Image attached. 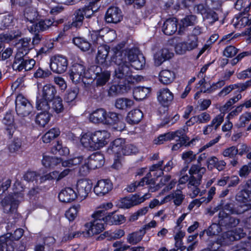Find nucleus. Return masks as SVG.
Returning <instances> with one entry per match:
<instances>
[{
	"instance_id": "1",
	"label": "nucleus",
	"mask_w": 251,
	"mask_h": 251,
	"mask_svg": "<svg viewBox=\"0 0 251 251\" xmlns=\"http://www.w3.org/2000/svg\"><path fill=\"white\" fill-rule=\"evenodd\" d=\"M106 214L105 210H98L93 215L94 220L89 223L85 224L87 228L86 231H76L73 234H70L68 238H63V240L66 241L67 239H72L73 238L80 236H91L94 234H99L104 229V224L106 223L104 220V215Z\"/></svg>"
},
{
	"instance_id": "2",
	"label": "nucleus",
	"mask_w": 251,
	"mask_h": 251,
	"mask_svg": "<svg viewBox=\"0 0 251 251\" xmlns=\"http://www.w3.org/2000/svg\"><path fill=\"white\" fill-rule=\"evenodd\" d=\"M110 134L106 130H98L93 132H87L82 134L81 145L89 150H97L106 145Z\"/></svg>"
},
{
	"instance_id": "3",
	"label": "nucleus",
	"mask_w": 251,
	"mask_h": 251,
	"mask_svg": "<svg viewBox=\"0 0 251 251\" xmlns=\"http://www.w3.org/2000/svg\"><path fill=\"white\" fill-rule=\"evenodd\" d=\"M23 198L24 194L18 191L15 192L13 195L5 197L1 202L3 212L6 213L14 212Z\"/></svg>"
},
{
	"instance_id": "4",
	"label": "nucleus",
	"mask_w": 251,
	"mask_h": 251,
	"mask_svg": "<svg viewBox=\"0 0 251 251\" xmlns=\"http://www.w3.org/2000/svg\"><path fill=\"white\" fill-rule=\"evenodd\" d=\"M89 71L90 73L93 74L94 79L97 87L105 85L110 78V72L98 65L91 66Z\"/></svg>"
},
{
	"instance_id": "5",
	"label": "nucleus",
	"mask_w": 251,
	"mask_h": 251,
	"mask_svg": "<svg viewBox=\"0 0 251 251\" xmlns=\"http://www.w3.org/2000/svg\"><path fill=\"white\" fill-rule=\"evenodd\" d=\"M157 226V223L154 220H152L150 223L143 226L139 230L128 234L127 236V242L131 245H136L140 242L143 236L151 228H154Z\"/></svg>"
},
{
	"instance_id": "6",
	"label": "nucleus",
	"mask_w": 251,
	"mask_h": 251,
	"mask_svg": "<svg viewBox=\"0 0 251 251\" xmlns=\"http://www.w3.org/2000/svg\"><path fill=\"white\" fill-rule=\"evenodd\" d=\"M245 235V233L241 228H236L234 230H229L219 236L217 240L216 244L220 245H228L231 242L244 237Z\"/></svg>"
},
{
	"instance_id": "7",
	"label": "nucleus",
	"mask_w": 251,
	"mask_h": 251,
	"mask_svg": "<svg viewBox=\"0 0 251 251\" xmlns=\"http://www.w3.org/2000/svg\"><path fill=\"white\" fill-rule=\"evenodd\" d=\"M15 105L17 114L23 117L29 115L33 110L31 103L22 94L17 96Z\"/></svg>"
},
{
	"instance_id": "8",
	"label": "nucleus",
	"mask_w": 251,
	"mask_h": 251,
	"mask_svg": "<svg viewBox=\"0 0 251 251\" xmlns=\"http://www.w3.org/2000/svg\"><path fill=\"white\" fill-rule=\"evenodd\" d=\"M150 194H145L142 197L139 195H131L121 199L118 203L119 207L128 209L143 202L150 198Z\"/></svg>"
},
{
	"instance_id": "9",
	"label": "nucleus",
	"mask_w": 251,
	"mask_h": 251,
	"mask_svg": "<svg viewBox=\"0 0 251 251\" xmlns=\"http://www.w3.org/2000/svg\"><path fill=\"white\" fill-rule=\"evenodd\" d=\"M206 172V168L198 165H192L189 173L190 175L187 187L199 186L201 183L203 175Z\"/></svg>"
},
{
	"instance_id": "10",
	"label": "nucleus",
	"mask_w": 251,
	"mask_h": 251,
	"mask_svg": "<svg viewBox=\"0 0 251 251\" xmlns=\"http://www.w3.org/2000/svg\"><path fill=\"white\" fill-rule=\"evenodd\" d=\"M198 46V38L193 35L189 36L186 41L179 42L176 44L175 50L176 53L182 54L187 51H191Z\"/></svg>"
},
{
	"instance_id": "11",
	"label": "nucleus",
	"mask_w": 251,
	"mask_h": 251,
	"mask_svg": "<svg viewBox=\"0 0 251 251\" xmlns=\"http://www.w3.org/2000/svg\"><path fill=\"white\" fill-rule=\"evenodd\" d=\"M68 65V62L67 58L62 55H55L51 59L50 67L54 73H63L66 71Z\"/></svg>"
},
{
	"instance_id": "12",
	"label": "nucleus",
	"mask_w": 251,
	"mask_h": 251,
	"mask_svg": "<svg viewBox=\"0 0 251 251\" xmlns=\"http://www.w3.org/2000/svg\"><path fill=\"white\" fill-rule=\"evenodd\" d=\"M35 64V61L33 59H30L26 55L23 57H15L12 64L13 69L21 71L25 69V71L31 70Z\"/></svg>"
},
{
	"instance_id": "13",
	"label": "nucleus",
	"mask_w": 251,
	"mask_h": 251,
	"mask_svg": "<svg viewBox=\"0 0 251 251\" xmlns=\"http://www.w3.org/2000/svg\"><path fill=\"white\" fill-rule=\"evenodd\" d=\"M85 75V67L80 63L73 64L69 73L70 78L75 83L83 81Z\"/></svg>"
},
{
	"instance_id": "14",
	"label": "nucleus",
	"mask_w": 251,
	"mask_h": 251,
	"mask_svg": "<svg viewBox=\"0 0 251 251\" xmlns=\"http://www.w3.org/2000/svg\"><path fill=\"white\" fill-rule=\"evenodd\" d=\"M239 219L231 216L224 210H220L218 214L219 224L226 228H232L237 226L239 223Z\"/></svg>"
},
{
	"instance_id": "15",
	"label": "nucleus",
	"mask_w": 251,
	"mask_h": 251,
	"mask_svg": "<svg viewBox=\"0 0 251 251\" xmlns=\"http://www.w3.org/2000/svg\"><path fill=\"white\" fill-rule=\"evenodd\" d=\"M224 205V203L222 201L220 204L218 205L217 208L218 210H226L231 214H241L251 209L250 205L247 204H241L236 207H234L231 203H226Z\"/></svg>"
},
{
	"instance_id": "16",
	"label": "nucleus",
	"mask_w": 251,
	"mask_h": 251,
	"mask_svg": "<svg viewBox=\"0 0 251 251\" xmlns=\"http://www.w3.org/2000/svg\"><path fill=\"white\" fill-rule=\"evenodd\" d=\"M122 48L123 47L121 45H118L113 48L114 55L111 60L117 67L129 63L127 61L126 50H123Z\"/></svg>"
},
{
	"instance_id": "17",
	"label": "nucleus",
	"mask_w": 251,
	"mask_h": 251,
	"mask_svg": "<svg viewBox=\"0 0 251 251\" xmlns=\"http://www.w3.org/2000/svg\"><path fill=\"white\" fill-rule=\"evenodd\" d=\"M112 188L113 184L110 180L100 179L94 186V192L98 196H103L108 193Z\"/></svg>"
},
{
	"instance_id": "18",
	"label": "nucleus",
	"mask_w": 251,
	"mask_h": 251,
	"mask_svg": "<svg viewBox=\"0 0 251 251\" xmlns=\"http://www.w3.org/2000/svg\"><path fill=\"white\" fill-rule=\"evenodd\" d=\"M74 15L72 25L75 27L77 28L82 25L84 16L86 18H90L92 16V12L84 6L76 10L75 12Z\"/></svg>"
},
{
	"instance_id": "19",
	"label": "nucleus",
	"mask_w": 251,
	"mask_h": 251,
	"mask_svg": "<svg viewBox=\"0 0 251 251\" xmlns=\"http://www.w3.org/2000/svg\"><path fill=\"white\" fill-rule=\"evenodd\" d=\"M92 187V183L86 179H80L76 184L77 198L84 200L90 192Z\"/></svg>"
},
{
	"instance_id": "20",
	"label": "nucleus",
	"mask_w": 251,
	"mask_h": 251,
	"mask_svg": "<svg viewBox=\"0 0 251 251\" xmlns=\"http://www.w3.org/2000/svg\"><path fill=\"white\" fill-rule=\"evenodd\" d=\"M157 98L161 105L167 106L174 100V94L168 88H163L157 92Z\"/></svg>"
},
{
	"instance_id": "21",
	"label": "nucleus",
	"mask_w": 251,
	"mask_h": 251,
	"mask_svg": "<svg viewBox=\"0 0 251 251\" xmlns=\"http://www.w3.org/2000/svg\"><path fill=\"white\" fill-rule=\"evenodd\" d=\"M125 139L118 138L115 139L110 145L107 149V152L109 154L113 155L115 157H122L123 156V146Z\"/></svg>"
},
{
	"instance_id": "22",
	"label": "nucleus",
	"mask_w": 251,
	"mask_h": 251,
	"mask_svg": "<svg viewBox=\"0 0 251 251\" xmlns=\"http://www.w3.org/2000/svg\"><path fill=\"white\" fill-rule=\"evenodd\" d=\"M30 39L28 38L20 40L17 44V52L15 57H23L26 55L29 51L32 48L30 45Z\"/></svg>"
},
{
	"instance_id": "23",
	"label": "nucleus",
	"mask_w": 251,
	"mask_h": 251,
	"mask_svg": "<svg viewBox=\"0 0 251 251\" xmlns=\"http://www.w3.org/2000/svg\"><path fill=\"white\" fill-rule=\"evenodd\" d=\"M104 122L103 125H114L118 124L120 127H116L117 130L121 131L125 128V124L123 122L120 121L119 115L113 112H107L106 111V115L105 116Z\"/></svg>"
},
{
	"instance_id": "24",
	"label": "nucleus",
	"mask_w": 251,
	"mask_h": 251,
	"mask_svg": "<svg viewBox=\"0 0 251 251\" xmlns=\"http://www.w3.org/2000/svg\"><path fill=\"white\" fill-rule=\"evenodd\" d=\"M122 19V12L117 7H111L107 10L105 20L107 23H117Z\"/></svg>"
},
{
	"instance_id": "25",
	"label": "nucleus",
	"mask_w": 251,
	"mask_h": 251,
	"mask_svg": "<svg viewBox=\"0 0 251 251\" xmlns=\"http://www.w3.org/2000/svg\"><path fill=\"white\" fill-rule=\"evenodd\" d=\"M90 168L95 169L102 166L104 163L103 155L100 152H96L90 155L87 159Z\"/></svg>"
},
{
	"instance_id": "26",
	"label": "nucleus",
	"mask_w": 251,
	"mask_h": 251,
	"mask_svg": "<svg viewBox=\"0 0 251 251\" xmlns=\"http://www.w3.org/2000/svg\"><path fill=\"white\" fill-rule=\"evenodd\" d=\"M173 55V53L166 48L158 50L154 55L155 65L156 66H160L165 61L171 58Z\"/></svg>"
},
{
	"instance_id": "27",
	"label": "nucleus",
	"mask_w": 251,
	"mask_h": 251,
	"mask_svg": "<svg viewBox=\"0 0 251 251\" xmlns=\"http://www.w3.org/2000/svg\"><path fill=\"white\" fill-rule=\"evenodd\" d=\"M77 198L76 193L71 187L62 189L59 193L58 198L63 202H71Z\"/></svg>"
},
{
	"instance_id": "28",
	"label": "nucleus",
	"mask_w": 251,
	"mask_h": 251,
	"mask_svg": "<svg viewBox=\"0 0 251 251\" xmlns=\"http://www.w3.org/2000/svg\"><path fill=\"white\" fill-rule=\"evenodd\" d=\"M110 48L106 45H101L98 48V53L96 56V62L103 66H108L109 64L106 61Z\"/></svg>"
},
{
	"instance_id": "29",
	"label": "nucleus",
	"mask_w": 251,
	"mask_h": 251,
	"mask_svg": "<svg viewBox=\"0 0 251 251\" xmlns=\"http://www.w3.org/2000/svg\"><path fill=\"white\" fill-rule=\"evenodd\" d=\"M206 165L210 170L215 168L219 171H222L226 168V163L224 160H219L216 156H212L207 159Z\"/></svg>"
},
{
	"instance_id": "30",
	"label": "nucleus",
	"mask_w": 251,
	"mask_h": 251,
	"mask_svg": "<svg viewBox=\"0 0 251 251\" xmlns=\"http://www.w3.org/2000/svg\"><path fill=\"white\" fill-rule=\"evenodd\" d=\"M132 75L129 63L117 67L115 70V76L119 79H126Z\"/></svg>"
},
{
	"instance_id": "31",
	"label": "nucleus",
	"mask_w": 251,
	"mask_h": 251,
	"mask_svg": "<svg viewBox=\"0 0 251 251\" xmlns=\"http://www.w3.org/2000/svg\"><path fill=\"white\" fill-rule=\"evenodd\" d=\"M105 115L106 110L104 109L98 108L89 115V120L94 124H104Z\"/></svg>"
},
{
	"instance_id": "32",
	"label": "nucleus",
	"mask_w": 251,
	"mask_h": 251,
	"mask_svg": "<svg viewBox=\"0 0 251 251\" xmlns=\"http://www.w3.org/2000/svg\"><path fill=\"white\" fill-rule=\"evenodd\" d=\"M177 20L176 18H170L166 20L162 26L163 32L167 35L175 33L177 29Z\"/></svg>"
},
{
	"instance_id": "33",
	"label": "nucleus",
	"mask_w": 251,
	"mask_h": 251,
	"mask_svg": "<svg viewBox=\"0 0 251 251\" xmlns=\"http://www.w3.org/2000/svg\"><path fill=\"white\" fill-rule=\"evenodd\" d=\"M238 201H251V180L247 181L243 190L239 192L236 196Z\"/></svg>"
},
{
	"instance_id": "34",
	"label": "nucleus",
	"mask_w": 251,
	"mask_h": 251,
	"mask_svg": "<svg viewBox=\"0 0 251 251\" xmlns=\"http://www.w3.org/2000/svg\"><path fill=\"white\" fill-rule=\"evenodd\" d=\"M56 94L57 90L55 87L53 85L47 84L43 87L40 96L47 100L52 101L56 98Z\"/></svg>"
},
{
	"instance_id": "35",
	"label": "nucleus",
	"mask_w": 251,
	"mask_h": 251,
	"mask_svg": "<svg viewBox=\"0 0 251 251\" xmlns=\"http://www.w3.org/2000/svg\"><path fill=\"white\" fill-rule=\"evenodd\" d=\"M175 73L170 70L165 69L162 70L159 74V81L165 85L171 83L175 80Z\"/></svg>"
},
{
	"instance_id": "36",
	"label": "nucleus",
	"mask_w": 251,
	"mask_h": 251,
	"mask_svg": "<svg viewBox=\"0 0 251 251\" xmlns=\"http://www.w3.org/2000/svg\"><path fill=\"white\" fill-rule=\"evenodd\" d=\"M10 236V234H7L0 237V251H14L15 243Z\"/></svg>"
},
{
	"instance_id": "37",
	"label": "nucleus",
	"mask_w": 251,
	"mask_h": 251,
	"mask_svg": "<svg viewBox=\"0 0 251 251\" xmlns=\"http://www.w3.org/2000/svg\"><path fill=\"white\" fill-rule=\"evenodd\" d=\"M150 176H151V174L148 173L146 176L143 178L139 182L135 181L128 185L126 188L127 191L128 192H134L138 187L143 186L145 183L148 185L154 184V180L149 179Z\"/></svg>"
},
{
	"instance_id": "38",
	"label": "nucleus",
	"mask_w": 251,
	"mask_h": 251,
	"mask_svg": "<svg viewBox=\"0 0 251 251\" xmlns=\"http://www.w3.org/2000/svg\"><path fill=\"white\" fill-rule=\"evenodd\" d=\"M104 220L107 224L109 225H121L125 221V217L123 215L116 214L110 213L108 215H104Z\"/></svg>"
},
{
	"instance_id": "39",
	"label": "nucleus",
	"mask_w": 251,
	"mask_h": 251,
	"mask_svg": "<svg viewBox=\"0 0 251 251\" xmlns=\"http://www.w3.org/2000/svg\"><path fill=\"white\" fill-rule=\"evenodd\" d=\"M143 114L142 111L138 109L130 111L126 117L127 122L130 124H137L142 119Z\"/></svg>"
},
{
	"instance_id": "40",
	"label": "nucleus",
	"mask_w": 251,
	"mask_h": 251,
	"mask_svg": "<svg viewBox=\"0 0 251 251\" xmlns=\"http://www.w3.org/2000/svg\"><path fill=\"white\" fill-rule=\"evenodd\" d=\"M184 198L185 196L183 194L182 191L177 189L167 196L165 199L169 201L172 199L174 204L176 206H179L182 203Z\"/></svg>"
},
{
	"instance_id": "41",
	"label": "nucleus",
	"mask_w": 251,
	"mask_h": 251,
	"mask_svg": "<svg viewBox=\"0 0 251 251\" xmlns=\"http://www.w3.org/2000/svg\"><path fill=\"white\" fill-rule=\"evenodd\" d=\"M63 23V20L60 19L56 21H52L50 19H46L40 21L36 25L38 29L44 31L48 29L50 26H57L59 24Z\"/></svg>"
},
{
	"instance_id": "42",
	"label": "nucleus",
	"mask_w": 251,
	"mask_h": 251,
	"mask_svg": "<svg viewBox=\"0 0 251 251\" xmlns=\"http://www.w3.org/2000/svg\"><path fill=\"white\" fill-rule=\"evenodd\" d=\"M150 93V89L147 87H138L135 88L133 92L135 99L141 100L146 98Z\"/></svg>"
},
{
	"instance_id": "43",
	"label": "nucleus",
	"mask_w": 251,
	"mask_h": 251,
	"mask_svg": "<svg viewBox=\"0 0 251 251\" xmlns=\"http://www.w3.org/2000/svg\"><path fill=\"white\" fill-rule=\"evenodd\" d=\"M73 42L76 46L84 51L88 50L91 47L90 43L87 40L80 37H74L73 39Z\"/></svg>"
},
{
	"instance_id": "44",
	"label": "nucleus",
	"mask_w": 251,
	"mask_h": 251,
	"mask_svg": "<svg viewBox=\"0 0 251 251\" xmlns=\"http://www.w3.org/2000/svg\"><path fill=\"white\" fill-rule=\"evenodd\" d=\"M134 102L132 100L127 98L118 99L115 103V107L119 109L125 110L130 108L133 104Z\"/></svg>"
},
{
	"instance_id": "45",
	"label": "nucleus",
	"mask_w": 251,
	"mask_h": 251,
	"mask_svg": "<svg viewBox=\"0 0 251 251\" xmlns=\"http://www.w3.org/2000/svg\"><path fill=\"white\" fill-rule=\"evenodd\" d=\"M104 32L102 29L92 31L90 32V36L93 43L100 44V46L104 45Z\"/></svg>"
},
{
	"instance_id": "46",
	"label": "nucleus",
	"mask_w": 251,
	"mask_h": 251,
	"mask_svg": "<svg viewBox=\"0 0 251 251\" xmlns=\"http://www.w3.org/2000/svg\"><path fill=\"white\" fill-rule=\"evenodd\" d=\"M24 15L27 21L30 23H33L37 20L39 14L35 8L28 7L25 9Z\"/></svg>"
},
{
	"instance_id": "47",
	"label": "nucleus",
	"mask_w": 251,
	"mask_h": 251,
	"mask_svg": "<svg viewBox=\"0 0 251 251\" xmlns=\"http://www.w3.org/2000/svg\"><path fill=\"white\" fill-rule=\"evenodd\" d=\"M50 101H51L47 100L40 96L37 98L36 107L38 110H42L43 112H48L50 108L49 102Z\"/></svg>"
},
{
	"instance_id": "48",
	"label": "nucleus",
	"mask_w": 251,
	"mask_h": 251,
	"mask_svg": "<svg viewBox=\"0 0 251 251\" xmlns=\"http://www.w3.org/2000/svg\"><path fill=\"white\" fill-rule=\"evenodd\" d=\"M61 162V159L55 157L44 155L42 162L46 168L51 167L57 165Z\"/></svg>"
},
{
	"instance_id": "49",
	"label": "nucleus",
	"mask_w": 251,
	"mask_h": 251,
	"mask_svg": "<svg viewBox=\"0 0 251 251\" xmlns=\"http://www.w3.org/2000/svg\"><path fill=\"white\" fill-rule=\"evenodd\" d=\"M50 115L49 112H42L39 113L36 117L35 122L42 127L45 126L49 122Z\"/></svg>"
},
{
	"instance_id": "50",
	"label": "nucleus",
	"mask_w": 251,
	"mask_h": 251,
	"mask_svg": "<svg viewBox=\"0 0 251 251\" xmlns=\"http://www.w3.org/2000/svg\"><path fill=\"white\" fill-rule=\"evenodd\" d=\"M51 151L53 154L61 155H66L69 153V150L67 147H63L62 145L57 142L51 149Z\"/></svg>"
},
{
	"instance_id": "51",
	"label": "nucleus",
	"mask_w": 251,
	"mask_h": 251,
	"mask_svg": "<svg viewBox=\"0 0 251 251\" xmlns=\"http://www.w3.org/2000/svg\"><path fill=\"white\" fill-rule=\"evenodd\" d=\"M80 208L79 204L75 205L71 207L65 213L66 218L70 221H73L76 217L77 213Z\"/></svg>"
},
{
	"instance_id": "52",
	"label": "nucleus",
	"mask_w": 251,
	"mask_h": 251,
	"mask_svg": "<svg viewBox=\"0 0 251 251\" xmlns=\"http://www.w3.org/2000/svg\"><path fill=\"white\" fill-rule=\"evenodd\" d=\"M14 18L12 16L6 15L3 17L0 22V29L4 30L13 25Z\"/></svg>"
},
{
	"instance_id": "53",
	"label": "nucleus",
	"mask_w": 251,
	"mask_h": 251,
	"mask_svg": "<svg viewBox=\"0 0 251 251\" xmlns=\"http://www.w3.org/2000/svg\"><path fill=\"white\" fill-rule=\"evenodd\" d=\"M145 58L141 53L138 55V57L133 61L130 63V66L134 68L136 70H141L145 65Z\"/></svg>"
},
{
	"instance_id": "54",
	"label": "nucleus",
	"mask_w": 251,
	"mask_h": 251,
	"mask_svg": "<svg viewBox=\"0 0 251 251\" xmlns=\"http://www.w3.org/2000/svg\"><path fill=\"white\" fill-rule=\"evenodd\" d=\"M238 153V150L235 146H231L223 150L222 154L225 157L234 158Z\"/></svg>"
},
{
	"instance_id": "55",
	"label": "nucleus",
	"mask_w": 251,
	"mask_h": 251,
	"mask_svg": "<svg viewBox=\"0 0 251 251\" xmlns=\"http://www.w3.org/2000/svg\"><path fill=\"white\" fill-rule=\"evenodd\" d=\"M82 160L81 156L74 157L68 160L63 161L61 159L62 165L64 167H73L79 164Z\"/></svg>"
},
{
	"instance_id": "56",
	"label": "nucleus",
	"mask_w": 251,
	"mask_h": 251,
	"mask_svg": "<svg viewBox=\"0 0 251 251\" xmlns=\"http://www.w3.org/2000/svg\"><path fill=\"white\" fill-rule=\"evenodd\" d=\"M219 38L218 34H213L209 38V40L207 42V44H205L203 47L200 50L197 58H199L201 54H202L204 51L208 49L210 46V45L214 43Z\"/></svg>"
},
{
	"instance_id": "57",
	"label": "nucleus",
	"mask_w": 251,
	"mask_h": 251,
	"mask_svg": "<svg viewBox=\"0 0 251 251\" xmlns=\"http://www.w3.org/2000/svg\"><path fill=\"white\" fill-rule=\"evenodd\" d=\"M242 98V95L241 94L238 93L236 94V95L233 98L230 99L226 103L222 106L220 110L223 112H225L226 110H227L232 104L238 101Z\"/></svg>"
},
{
	"instance_id": "58",
	"label": "nucleus",
	"mask_w": 251,
	"mask_h": 251,
	"mask_svg": "<svg viewBox=\"0 0 251 251\" xmlns=\"http://www.w3.org/2000/svg\"><path fill=\"white\" fill-rule=\"evenodd\" d=\"M126 57L128 60V62L131 63L138 57V55L141 54L139 50L137 48H132L131 49L126 50Z\"/></svg>"
},
{
	"instance_id": "59",
	"label": "nucleus",
	"mask_w": 251,
	"mask_h": 251,
	"mask_svg": "<svg viewBox=\"0 0 251 251\" xmlns=\"http://www.w3.org/2000/svg\"><path fill=\"white\" fill-rule=\"evenodd\" d=\"M52 100L53 102L52 107L53 109L57 113L62 112L64 110V107L62 104V99L59 97H56Z\"/></svg>"
},
{
	"instance_id": "60",
	"label": "nucleus",
	"mask_w": 251,
	"mask_h": 251,
	"mask_svg": "<svg viewBox=\"0 0 251 251\" xmlns=\"http://www.w3.org/2000/svg\"><path fill=\"white\" fill-rule=\"evenodd\" d=\"M21 32L19 31L12 34H0V42H9L15 38L20 36Z\"/></svg>"
},
{
	"instance_id": "61",
	"label": "nucleus",
	"mask_w": 251,
	"mask_h": 251,
	"mask_svg": "<svg viewBox=\"0 0 251 251\" xmlns=\"http://www.w3.org/2000/svg\"><path fill=\"white\" fill-rule=\"evenodd\" d=\"M172 133H170L169 132L161 134L157 138L154 140L153 143L154 144L156 145L162 144L165 142L168 141L172 139Z\"/></svg>"
},
{
	"instance_id": "62",
	"label": "nucleus",
	"mask_w": 251,
	"mask_h": 251,
	"mask_svg": "<svg viewBox=\"0 0 251 251\" xmlns=\"http://www.w3.org/2000/svg\"><path fill=\"white\" fill-rule=\"evenodd\" d=\"M197 17L195 15H188L181 21V25L183 27L193 25L196 22Z\"/></svg>"
},
{
	"instance_id": "63",
	"label": "nucleus",
	"mask_w": 251,
	"mask_h": 251,
	"mask_svg": "<svg viewBox=\"0 0 251 251\" xmlns=\"http://www.w3.org/2000/svg\"><path fill=\"white\" fill-rule=\"evenodd\" d=\"M22 144L20 138H14L12 143L9 145L8 149L11 152H15L20 149Z\"/></svg>"
},
{
	"instance_id": "64",
	"label": "nucleus",
	"mask_w": 251,
	"mask_h": 251,
	"mask_svg": "<svg viewBox=\"0 0 251 251\" xmlns=\"http://www.w3.org/2000/svg\"><path fill=\"white\" fill-rule=\"evenodd\" d=\"M78 94V89L74 88L67 92L65 97V100L68 103L73 102L75 100Z\"/></svg>"
}]
</instances>
